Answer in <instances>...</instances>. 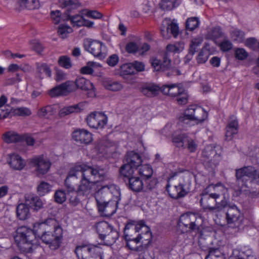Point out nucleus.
Wrapping results in <instances>:
<instances>
[{
  "instance_id": "f257e3e1",
  "label": "nucleus",
  "mask_w": 259,
  "mask_h": 259,
  "mask_svg": "<svg viewBox=\"0 0 259 259\" xmlns=\"http://www.w3.org/2000/svg\"><path fill=\"white\" fill-rule=\"evenodd\" d=\"M57 225V221L53 218L47 219L41 222L33 225L32 230L25 226L18 228L14 239L20 249L24 252H30L37 243L36 236L40 237L51 227Z\"/></svg>"
},
{
  "instance_id": "f03ea898",
  "label": "nucleus",
  "mask_w": 259,
  "mask_h": 259,
  "mask_svg": "<svg viewBox=\"0 0 259 259\" xmlns=\"http://www.w3.org/2000/svg\"><path fill=\"white\" fill-rule=\"evenodd\" d=\"M238 190L252 198L259 197V170L252 166L235 170Z\"/></svg>"
},
{
  "instance_id": "7ed1b4c3",
  "label": "nucleus",
  "mask_w": 259,
  "mask_h": 259,
  "mask_svg": "<svg viewBox=\"0 0 259 259\" xmlns=\"http://www.w3.org/2000/svg\"><path fill=\"white\" fill-rule=\"evenodd\" d=\"M82 169L80 170L81 179L76 189L79 195H88L92 187L99 181L103 180L106 175V170L98 166H91L81 163Z\"/></svg>"
},
{
  "instance_id": "20e7f679",
  "label": "nucleus",
  "mask_w": 259,
  "mask_h": 259,
  "mask_svg": "<svg viewBox=\"0 0 259 259\" xmlns=\"http://www.w3.org/2000/svg\"><path fill=\"white\" fill-rule=\"evenodd\" d=\"M191 182L188 178L171 177L166 185V191L170 197L178 199L185 196L190 190Z\"/></svg>"
},
{
  "instance_id": "39448f33",
  "label": "nucleus",
  "mask_w": 259,
  "mask_h": 259,
  "mask_svg": "<svg viewBox=\"0 0 259 259\" xmlns=\"http://www.w3.org/2000/svg\"><path fill=\"white\" fill-rule=\"evenodd\" d=\"M96 229L99 238L104 241L107 245H111L119 238L118 231L106 221L97 223L96 224Z\"/></svg>"
},
{
  "instance_id": "423d86ee",
  "label": "nucleus",
  "mask_w": 259,
  "mask_h": 259,
  "mask_svg": "<svg viewBox=\"0 0 259 259\" xmlns=\"http://www.w3.org/2000/svg\"><path fill=\"white\" fill-rule=\"evenodd\" d=\"M63 237V230L57 221V225L50 228L40 236L42 241L52 250L58 249Z\"/></svg>"
},
{
  "instance_id": "0eeeda50",
  "label": "nucleus",
  "mask_w": 259,
  "mask_h": 259,
  "mask_svg": "<svg viewBox=\"0 0 259 259\" xmlns=\"http://www.w3.org/2000/svg\"><path fill=\"white\" fill-rule=\"evenodd\" d=\"M75 252L78 259H104L102 249L93 244H84L76 247Z\"/></svg>"
},
{
  "instance_id": "6e6552de",
  "label": "nucleus",
  "mask_w": 259,
  "mask_h": 259,
  "mask_svg": "<svg viewBox=\"0 0 259 259\" xmlns=\"http://www.w3.org/2000/svg\"><path fill=\"white\" fill-rule=\"evenodd\" d=\"M202 160L205 166L213 168L219 163L221 159V148L218 146L209 145L202 152Z\"/></svg>"
},
{
  "instance_id": "1a4fd4ad",
  "label": "nucleus",
  "mask_w": 259,
  "mask_h": 259,
  "mask_svg": "<svg viewBox=\"0 0 259 259\" xmlns=\"http://www.w3.org/2000/svg\"><path fill=\"white\" fill-rule=\"evenodd\" d=\"M219 188L217 186L209 185L202 191L200 203L204 210L212 211L213 206L212 205L222 195L219 193Z\"/></svg>"
},
{
  "instance_id": "9d476101",
  "label": "nucleus",
  "mask_w": 259,
  "mask_h": 259,
  "mask_svg": "<svg viewBox=\"0 0 259 259\" xmlns=\"http://www.w3.org/2000/svg\"><path fill=\"white\" fill-rule=\"evenodd\" d=\"M207 117V113L203 108L196 105L189 106L180 120L188 124L189 121H195L198 124L203 122Z\"/></svg>"
},
{
  "instance_id": "9b49d317",
  "label": "nucleus",
  "mask_w": 259,
  "mask_h": 259,
  "mask_svg": "<svg viewBox=\"0 0 259 259\" xmlns=\"http://www.w3.org/2000/svg\"><path fill=\"white\" fill-rule=\"evenodd\" d=\"M82 167L81 163H77L69 170L67 177L65 180V186L67 192H76L79 185L78 176Z\"/></svg>"
},
{
  "instance_id": "f8f14e48",
  "label": "nucleus",
  "mask_w": 259,
  "mask_h": 259,
  "mask_svg": "<svg viewBox=\"0 0 259 259\" xmlns=\"http://www.w3.org/2000/svg\"><path fill=\"white\" fill-rule=\"evenodd\" d=\"M198 215L192 212H187L181 215L178 225L186 232L194 231L198 230L199 224Z\"/></svg>"
},
{
  "instance_id": "ddd939ff",
  "label": "nucleus",
  "mask_w": 259,
  "mask_h": 259,
  "mask_svg": "<svg viewBox=\"0 0 259 259\" xmlns=\"http://www.w3.org/2000/svg\"><path fill=\"white\" fill-rule=\"evenodd\" d=\"M226 220L228 224H234L233 227L238 228L243 227L245 221L243 214L235 205L229 206Z\"/></svg>"
},
{
  "instance_id": "4468645a",
  "label": "nucleus",
  "mask_w": 259,
  "mask_h": 259,
  "mask_svg": "<svg viewBox=\"0 0 259 259\" xmlns=\"http://www.w3.org/2000/svg\"><path fill=\"white\" fill-rule=\"evenodd\" d=\"M83 46L84 49L95 57L103 59L106 55V46L100 41L87 39Z\"/></svg>"
},
{
  "instance_id": "2eb2a0df",
  "label": "nucleus",
  "mask_w": 259,
  "mask_h": 259,
  "mask_svg": "<svg viewBox=\"0 0 259 259\" xmlns=\"http://www.w3.org/2000/svg\"><path fill=\"white\" fill-rule=\"evenodd\" d=\"M30 162L35 167V171L38 176L47 174L51 165L50 160L43 155L34 157L30 159Z\"/></svg>"
},
{
  "instance_id": "dca6fc26",
  "label": "nucleus",
  "mask_w": 259,
  "mask_h": 259,
  "mask_svg": "<svg viewBox=\"0 0 259 259\" xmlns=\"http://www.w3.org/2000/svg\"><path fill=\"white\" fill-rule=\"evenodd\" d=\"M107 116L104 113L98 112L91 113L87 118L88 125L96 129L103 128L107 124Z\"/></svg>"
},
{
  "instance_id": "f3484780",
  "label": "nucleus",
  "mask_w": 259,
  "mask_h": 259,
  "mask_svg": "<svg viewBox=\"0 0 259 259\" xmlns=\"http://www.w3.org/2000/svg\"><path fill=\"white\" fill-rule=\"evenodd\" d=\"M161 32L163 37L166 39L169 38L171 34L176 37L179 32L178 24L175 20L165 18L162 22Z\"/></svg>"
},
{
  "instance_id": "a211bd4d",
  "label": "nucleus",
  "mask_w": 259,
  "mask_h": 259,
  "mask_svg": "<svg viewBox=\"0 0 259 259\" xmlns=\"http://www.w3.org/2000/svg\"><path fill=\"white\" fill-rule=\"evenodd\" d=\"M74 89V82L68 81L49 90L48 91V94L52 98L60 96H66L68 93L72 92Z\"/></svg>"
},
{
  "instance_id": "6ab92c4d",
  "label": "nucleus",
  "mask_w": 259,
  "mask_h": 259,
  "mask_svg": "<svg viewBox=\"0 0 259 259\" xmlns=\"http://www.w3.org/2000/svg\"><path fill=\"white\" fill-rule=\"evenodd\" d=\"M142 221L138 224L128 223L124 230V237L125 240H135L137 242L138 233L140 232Z\"/></svg>"
},
{
  "instance_id": "aec40b11",
  "label": "nucleus",
  "mask_w": 259,
  "mask_h": 259,
  "mask_svg": "<svg viewBox=\"0 0 259 259\" xmlns=\"http://www.w3.org/2000/svg\"><path fill=\"white\" fill-rule=\"evenodd\" d=\"M72 139L80 144H89L92 140V134L84 129H77L72 134Z\"/></svg>"
},
{
  "instance_id": "412c9836",
  "label": "nucleus",
  "mask_w": 259,
  "mask_h": 259,
  "mask_svg": "<svg viewBox=\"0 0 259 259\" xmlns=\"http://www.w3.org/2000/svg\"><path fill=\"white\" fill-rule=\"evenodd\" d=\"M7 163L11 168L15 170H21L26 165L24 159L16 153L8 155Z\"/></svg>"
},
{
  "instance_id": "4be33fe9",
  "label": "nucleus",
  "mask_w": 259,
  "mask_h": 259,
  "mask_svg": "<svg viewBox=\"0 0 259 259\" xmlns=\"http://www.w3.org/2000/svg\"><path fill=\"white\" fill-rule=\"evenodd\" d=\"M118 200L117 197L116 198V200H108V202L98 206L99 211L102 215L105 217L112 215L116 211Z\"/></svg>"
},
{
  "instance_id": "5701e85b",
  "label": "nucleus",
  "mask_w": 259,
  "mask_h": 259,
  "mask_svg": "<svg viewBox=\"0 0 259 259\" xmlns=\"http://www.w3.org/2000/svg\"><path fill=\"white\" fill-rule=\"evenodd\" d=\"M151 65L154 70L156 71H165L168 70L170 66V60L169 59L167 53H165L162 56V61L157 58H153L151 60Z\"/></svg>"
},
{
  "instance_id": "b1692460",
  "label": "nucleus",
  "mask_w": 259,
  "mask_h": 259,
  "mask_svg": "<svg viewBox=\"0 0 259 259\" xmlns=\"http://www.w3.org/2000/svg\"><path fill=\"white\" fill-rule=\"evenodd\" d=\"M25 203L34 211H37L44 208V202L34 194H27L25 196Z\"/></svg>"
},
{
  "instance_id": "393cba45",
  "label": "nucleus",
  "mask_w": 259,
  "mask_h": 259,
  "mask_svg": "<svg viewBox=\"0 0 259 259\" xmlns=\"http://www.w3.org/2000/svg\"><path fill=\"white\" fill-rule=\"evenodd\" d=\"M137 239V242H141L142 244L145 246L149 245L151 242L152 234L150 229L143 222L142 224L140 232L138 233V238Z\"/></svg>"
},
{
  "instance_id": "a878e982",
  "label": "nucleus",
  "mask_w": 259,
  "mask_h": 259,
  "mask_svg": "<svg viewBox=\"0 0 259 259\" xmlns=\"http://www.w3.org/2000/svg\"><path fill=\"white\" fill-rule=\"evenodd\" d=\"M111 193L108 186H103L98 191L95 195L97 206L111 200Z\"/></svg>"
},
{
  "instance_id": "bb28decb",
  "label": "nucleus",
  "mask_w": 259,
  "mask_h": 259,
  "mask_svg": "<svg viewBox=\"0 0 259 259\" xmlns=\"http://www.w3.org/2000/svg\"><path fill=\"white\" fill-rule=\"evenodd\" d=\"M101 83L107 90L111 92L120 91L123 88V86L120 82L108 77H102Z\"/></svg>"
},
{
  "instance_id": "cd10ccee",
  "label": "nucleus",
  "mask_w": 259,
  "mask_h": 259,
  "mask_svg": "<svg viewBox=\"0 0 259 259\" xmlns=\"http://www.w3.org/2000/svg\"><path fill=\"white\" fill-rule=\"evenodd\" d=\"M125 161L126 163L137 170L142 165V163L141 156L138 153L134 151H129L126 153Z\"/></svg>"
},
{
  "instance_id": "c85d7f7f",
  "label": "nucleus",
  "mask_w": 259,
  "mask_h": 259,
  "mask_svg": "<svg viewBox=\"0 0 259 259\" xmlns=\"http://www.w3.org/2000/svg\"><path fill=\"white\" fill-rule=\"evenodd\" d=\"M85 104V102H80L72 106L64 107L60 110L59 115L60 117H64L71 113L79 112L83 110Z\"/></svg>"
},
{
  "instance_id": "c756f323",
  "label": "nucleus",
  "mask_w": 259,
  "mask_h": 259,
  "mask_svg": "<svg viewBox=\"0 0 259 259\" xmlns=\"http://www.w3.org/2000/svg\"><path fill=\"white\" fill-rule=\"evenodd\" d=\"M162 87L154 84L149 83L145 84L141 89L142 93L148 97H153L157 96L161 92Z\"/></svg>"
},
{
  "instance_id": "7c9ffc66",
  "label": "nucleus",
  "mask_w": 259,
  "mask_h": 259,
  "mask_svg": "<svg viewBox=\"0 0 259 259\" xmlns=\"http://www.w3.org/2000/svg\"><path fill=\"white\" fill-rule=\"evenodd\" d=\"M181 90L182 89L176 83L164 84L162 86L161 93L164 95L175 97L180 95L182 92Z\"/></svg>"
},
{
  "instance_id": "2f4dec72",
  "label": "nucleus",
  "mask_w": 259,
  "mask_h": 259,
  "mask_svg": "<svg viewBox=\"0 0 259 259\" xmlns=\"http://www.w3.org/2000/svg\"><path fill=\"white\" fill-rule=\"evenodd\" d=\"M219 189L221 191L223 194V198L221 200L220 202H217V200H215V205L213 206V210L212 212H220L223 210L224 208L227 207L228 205V199L225 195L224 192H227V190L224 187H220Z\"/></svg>"
},
{
  "instance_id": "473e14b6",
  "label": "nucleus",
  "mask_w": 259,
  "mask_h": 259,
  "mask_svg": "<svg viewBox=\"0 0 259 259\" xmlns=\"http://www.w3.org/2000/svg\"><path fill=\"white\" fill-rule=\"evenodd\" d=\"M238 121L233 119L229 121L226 127V137L228 141L232 140L233 136L238 133Z\"/></svg>"
},
{
  "instance_id": "72a5a7b5",
  "label": "nucleus",
  "mask_w": 259,
  "mask_h": 259,
  "mask_svg": "<svg viewBox=\"0 0 259 259\" xmlns=\"http://www.w3.org/2000/svg\"><path fill=\"white\" fill-rule=\"evenodd\" d=\"M188 135L181 131H177L174 133L172 141L177 147H183L185 146V142Z\"/></svg>"
},
{
  "instance_id": "f704fd0d",
  "label": "nucleus",
  "mask_w": 259,
  "mask_h": 259,
  "mask_svg": "<svg viewBox=\"0 0 259 259\" xmlns=\"http://www.w3.org/2000/svg\"><path fill=\"white\" fill-rule=\"evenodd\" d=\"M128 187L135 192H140L144 188L143 181L138 177H133L128 180Z\"/></svg>"
},
{
  "instance_id": "c9c22d12",
  "label": "nucleus",
  "mask_w": 259,
  "mask_h": 259,
  "mask_svg": "<svg viewBox=\"0 0 259 259\" xmlns=\"http://www.w3.org/2000/svg\"><path fill=\"white\" fill-rule=\"evenodd\" d=\"M26 203H20L17 206L16 213L17 217L20 220H25L30 216L29 208Z\"/></svg>"
},
{
  "instance_id": "e433bc0d",
  "label": "nucleus",
  "mask_w": 259,
  "mask_h": 259,
  "mask_svg": "<svg viewBox=\"0 0 259 259\" xmlns=\"http://www.w3.org/2000/svg\"><path fill=\"white\" fill-rule=\"evenodd\" d=\"M223 32L220 26H215L209 28L206 34V38L215 40L217 39L222 37Z\"/></svg>"
},
{
  "instance_id": "4c0bfd02",
  "label": "nucleus",
  "mask_w": 259,
  "mask_h": 259,
  "mask_svg": "<svg viewBox=\"0 0 259 259\" xmlns=\"http://www.w3.org/2000/svg\"><path fill=\"white\" fill-rule=\"evenodd\" d=\"M137 170L143 179H149L153 175V169L149 164L141 165Z\"/></svg>"
},
{
  "instance_id": "58836bf2",
  "label": "nucleus",
  "mask_w": 259,
  "mask_h": 259,
  "mask_svg": "<svg viewBox=\"0 0 259 259\" xmlns=\"http://www.w3.org/2000/svg\"><path fill=\"white\" fill-rule=\"evenodd\" d=\"M60 6L62 8H67L66 12H70L72 9L78 8L80 4L78 0H59Z\"/></svg>"
},
{
  "instance_id": "ea45409f",
  "label": "nucleus",
  "mask_w": 259,
  "mask_h": 259,
  "mask_svg": "<svg viewBox=\"0 0 259 259\" xmlns=\"http://www.w3.org/2000/svg\"><path fill=\"white\" fill-rule=\"evenodd\" d=\"M21 137L14 131H9L3 134V140L7 143H12L21 141Z\"/></svg>"
},
{
  "instance_id": "a19ab883",
  "label": "nucleus",
  "mask_w": 259,
  "mask_h": 259,
  "mask_svg": "<svg viewBox=\"0 0 259 259\" xmlns=\"http://www.w3.org/2000/svg\"><path fill=\"white\" fill-rule=\"evenodd\" d=\"M136 170L137 169L125 163L120 167L119 172L121 177L128 180L134 177Z\"/></svg>"
},
{
  "instance_id": "79ce46f5",
  "label": "nucleus",
  "mask_w": 259,
  "mask_h": 259,
  "mask_svg": "<svg viewBox=\"0 0 259 259\" xmlns=\"http://www.w3.org/2000/svg\"><path fill=\"white\" fill-rule=\"evenodd\" d=\"M18 4L21 9H27L29 10H33L38 8L39 7V2L38 0H18Z\"/></svg>"
},
{
  "instance_id": "37998d69",
  "label": "nucleus",
  "mask_w": 259,
  "mask_h": 259,
  "mask_svg": "<svg viewBox=\"0 0 259 259\" xmlns=\"http://www.w3.org/2000/svg\"><path fill=\"white\" fill-rule=\"evenodd\" d=\"M70 12H65V15H66V18H64V20L65 21L70 20L73 26H76L77 27L82 26V21L83 19V17L79 15H76L71 16L70 15Z\"/></svg>"
},
{
  "instance_id": "c03bdc74",
  "label": "nucleus",
  "mask_w": 259,
  "mask_h": 259,
  "mask_svg": "<svg viewBox=\"0 0 259 259\" xmlns=\"http://www.w3.org/2000/svg\"><path fill=\"white\" fill-rule=\"evenodd\" d=\"M245 32L238 28H234L230 31L231 39L238 42H242L245 39Z\"/></svg>"
},
{
  "instance_id": "a18cd8bd",
  "label": "nucleus",
  "mask_w": 259,
  "mask_h": 259,
  "mask_svg": "<svg viewBox=\"0 0 259 259\" xmlns=\"http://www.w3.org/2000/svg\"><path fill=\"white\" fill-rule=\"evenodd\" d=\"M75 84L77 88L82 90H89L92 87L91 82L83 77H79L76 79Z\"/></svg>"
},
{
  "instance_id": "49530a36",
  "label": "nucleus",
  "mask_w": 259,
  "mask_h": 259,
  "mask_svg": "<svg viewBox=\"0 0 259 259\" xmlns=\"http://www.w3.org/2000/svg\"><path fill=\"white\" fill-rule=\"evenodd\" d=\"M178 5V0H162L160 3L161 8L166 11L171 10Z\"/></svg>"
},
{
  "instance_id": "de8ad7c7",
  "label": "nucleus",
  "mask_w": 259,
  "mask_h": 259,
  "mask_svg": "<svg viewBox=\"0 0 259 259\" xmlns=\"http://www.w3.org/2000/svg\"><path fill=\"white\" fill-rule=\"evenodd\" d=\"M54 113V108L52 106L48 105L41 108L37 112V115L40 117H48Z\"/></svg>"
},
{
  "instance_id": "09e8293b",
  "label": "nucleus",
  "mask_w": 259,
  "mask_h": 259,
  "mask_svg": "<svg viewBox=\"0 0 259 259\" xmlns=\"http://www.w3.org/2000/svg\"><path fill=\"white\" fill-rule=\"evenodd\" d=\"M184 48V44L182 42H177L175 44H169L166 47V51L168 52L179 53L182 52Z\"/></svg>"
},
{
  "instance_id": "8fccbe9b",
  "label": "nucleus",
  "mask_w": 259,
  "mask_h": 259,
  "mask_svg": "<svg viewBox=\"0 0 259 259\" xmlns=\"http://www.w3.org/2000/svg\"><path fill=\"white\" fill-rule=\"evenodd\" d=\"M12 114L14 115L25 116L31 114V110L27 107H18L11 109Z\"/></svg>"
},
{
  "instance_id": "3c124183",
  "label": "nucleus",
  "mask_w": 259,
  "mask_h": 259,
  "mask_svg": "<svg viewBox=\"0 0 259 259\" xmlns=\"http://www.w3.org/2000/svg\"><path fill=\"white\" fill-rule=\"evenodd\" d=\"M199 23L197 17L189 18L186 22V28L187 30L192 31L198 27Z\"/></svg>"
},
{
  "instance_id": "603ef678",
  "label": "nucleus",
  "mask_w": 259,
  "mask_h": 259,
  "mask_svg": "<svg viewBox=\"0 0 259 259\" xmlns=\"http://www.w3.org/2000/svg\"><path fill=\"white\" fill-rule=\"evenodd\" d=\"M51 17L54 23L57 24L61 22V20L65 21L64 18H66V15L65 12L64 14L62 16L61 12L59 10H56L51 12Z\"/></svg>"
},
{
  "instance_id": "864d4df0",
  "label": "nucleus",
  "mask_w": 259,
  "mask_h": 259,
  "mask_svg": "<svg viewBox=\"0 0 259 259\" xmlns=\"http://www.w3.org/2000/svg\"><path fill=\"white\" fill-rule=\"evenodd\" d=\"M206 257L211 259H220L221 257H224L218 248H209L208 254Z\"/></svg>"
},
{
  "instance_id": "5fc2aeb1",
  "label": "nucleus",
  "mask_w": 259,
  "mask_h": 259,
  "mask_svg": "<svg viewBox=\"0 0 259 259\" xmlns=\"http://www.w3.org/2000/svg\"><path fill=\"white\" fill-rule=\"evenodd\" d=\"M72 31V29L71 27L69 26L68 25L61 24L60 25L58 29V33L59 35L62 38H65L66 37L67 35Z\"/></svg>"
},
{
  "instance_id": "6e6d98bb",
  "label": "nucleus",
  "mask_w": 259,
  "mask_h": 259,
  "mask_svg": "<svg viewBox=\"0 0 259 259\" xmlns=\"http://www.w3.org/2000/svg\"><path fill=\"white\" fill-rule=\"evenodd\" d=\"M37 71L40 73H45L48 77L51 76V70L49 66L45 63H40L37 64Z\"/></svg>"
},
{
  "instance_id": "4d7b16f0",
  "label": "nucleus",
  "mask_w": 259,
  "mask_h": 259,
  "mask_svg": "<svg viewBox=\"0 0 259 259\" xmlns=\"http://www.w3.org/2000/svg\"><path fill=\"white\" fill-rule=\"evenodd\" d=\"M59 65L66 69H69L72 66L70 59L67 56H62L58 60Z\"/></svg>"
},
{
  "instance_id": "13d9d810",
  "label": "nucleus",
  "mask_w": 259,
  "mask_h": 259,
  "mask_svg": "<svg viewBox=\"0 0 259 259\" xmlns=\"http://www.w3.org/2000/svg\"><path fill=\"white\" fill-rule=\"evenodd\" d=\"M51 190V186L48 183L42 182L37 187V191L40 195H44Z\"/></svg>"
},
{
  "instance_id": "bf43d9fd",
  "label": "nucleus",
  "mask_w": 259,
  "mask_h": 259,
  "mask_svg": "<svg viewBox=\"0 0 259 259\" xmlns=\"http://www.w3.org/2000/svg\"><path fill=\"white\" fill-rule=\"evenodd\" d=\"M183 147L187 148L190 152H194L197 149V145L193 139L188 137Z\"/></svg>"
},
{
  "instance_id": "052dcab7",
  "label": "nucleus",
  "mask_w": 259,
  "mask_h": 259,
  "mask_svg": "<svg viewBox=\"0 0 259 259\" xmlns=\"http://www.w3.org/2000/svg\"><path fill=\"white\" fill-rule=\"evenodd\" d=\"M54 198L57 203L62 204L66 200V195L64 191L58 190L55 193Z\"/></svg>"
},
{
  "instance_id": "680f3d73",
  "label": "nucleus",
  "mask_w": 259,
  "mask_h": 259,
  "mask_svg": "<svg viewBox=\"0 0 259 259\" xmlns=\"http://www.w3.org/2000/svg\"><path fill=\"white\" fill-rule=\"evenodd\" d=\"M106 149V152L112 153L115 151L116 149V145L112 141L106 140L103 142L102 144Z\"/></svg>"
},
{
  "instance_id": "e2e57ef3",
  "label": "nucleus",
  "mask_w": 259,
  "mask_h": 259,
  "mask_svg": "<svg viewBox=\"0 0 259 259\" xmlns=\"http://www.w3.org/2000/svg\"><path fill=\"white\" fill-rule=\"evenodd\" d=\"M83 14L87 17L93 19H100L102 17V14L96 10H85Z\"/></svg>"
},
{
  "instance_id": "0e129e2a",
  "label": "nucleus",
  "mask_w": 259,
  "mask_h": 259,
  "mask_svg": "<svg viewBox=\"0 0 259 259\" xmlns=\"http://www.w3.org/2000/svg\"><path fill=\"white\" fill-rule=\"evenodd\" d=\"M68 193H72V195L69 198V203L70 204L73 206H75L78 205L80 202V198L78 197L80 196H83V195H79L78 193H76V192H68Z\"/></svg>"
},
{
  "instance_id": "69168bd1",
  "label": "nucleus",
  "mask_w": 259,
  "mask_h": 259,
  "mask_svg": "<svg viewBox=\"0 0 259 259\" xmlns=\"http://www.w3.org/2000/svg\"><path fill=\"white\" fill-rule=\"evenodd\" d=\"M125 49L129 53H136L138 52L139 45L135 42L131 41L126 44Z\"/></svg>"
},
{
  "instance_id": "338daca9",
  "label": "nucleus",
  "mask_w": 259,
  "mask_h": 259,
  "mask_svg": "<svg viewBox=\"0 0 259 259\" xmlns=\"http://www.w3.org/2000/svg\"><path fill=\"white\" fill-rule=\"evenodd\" d=\"M235 57L238 60H243L248 56V54L244 49H237L235 52Z\"/></svg>"
},
{
  "instance_id": "774afa93",
  "label": "nucleus",
  "mask_w": 259,
  "mask_h": 259,
  "mask_svg": "<svg viewBox=\"0 0 259 259\" xmlns=\"http://www.w3.org/2000/svg\"><path fill=\"white\" fill-rule=\"evenodd\" d=\"M257 40L255 38L250 37L245 41V45L252 50H255L257 47Z\"/></svg>"
}]
</instances>
